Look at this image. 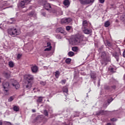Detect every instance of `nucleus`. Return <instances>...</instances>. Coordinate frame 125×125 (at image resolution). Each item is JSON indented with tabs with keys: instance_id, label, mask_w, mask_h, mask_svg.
<instances>
[{
	"instance_id": "nucleus-46",
	"label": "nucleus",
	"mask_w": 125,
	"mask_h": 125,
	"mask_svg": "<svg viewBox=\"0 0 125 125\" xmlns=\"http://www.w3.org/2000/svg\"><path fill=\"white\" fill-rule=\"evenodd\" d=\"M110 125V124H108V125Z\"/></svg>"
},
{
	"instance_id": "nucleus-4",
	"label": "nucleus",
	"mask_w": 125,
	"mask_h": 125,
	"mask_svg": "<svg viewBox=\"0 0 125 125\" xmlns=\"http://www.w3.org/2000/svg\"><path fill=\"white\" fill-rule=\"evenodd\" d=\"M30 69L33 74H37L39 71V67L36 65H31Z\"/></svg>"
},
{
	"instance_id": "nucleus-5",
	"label": "nucleus",
	"mask_w": 125,
	"mask_h": 125,
	"mask_svg": "<svg viewBox=\"0 0 125 125\" xmlns=\"http://www.w3.org/2000/svg\"><path fill=\"white\" fill-rule=\"evenodd\" d=\"M12 85L15 87L16 89H18L20 87L19 83L16 80H12Z\"/></svg>"
},
{
	"instance_id": "nucleus-21",
	"label": "nucleus",
	"mask_w": 125,
	"mask_h": 125,
	"mask_svg": "<svg viewBox=\"0 0 125 125\" xmlns=\"http://www.w3.org/2000/svg\"><path fill=\"white\" fill-rule=\"evenodd\" d=\"M42 116H38L36 118V119L35 120V122L37 123H41V118H42Z\"/></svg>"
},
{
	"instance_id": "nucleus-19",
	"label": "nucleus",
	"mask_w": 125,
	"mask_h": 125,
	"mask_svg": "<svg viewBox=\"0 0 125 125\" xmlns=\"http://www.w3.org/2000/svg\"><path fill=\"white\" fill-rule=\"evenodd\" d=\"M8 65L10 68H13V67H14L15 64H14V62H13L10 61V62H9Z\"/></svg>"
},
{
	"instance_id": "nucleus-2",
	"label": "nucleus",
	"mask_w": 125,
	"mask_h": 125,
	"mask_svg": "<svg viewBox=\"0 0 125 125\" xmlns=\"http://www.w3.org/2000/svg\"><path fill=\"white\" fill-rule=\"evenodd\" d=\"M8 33L12 37H16V36L20 35L21 32L20 30H17L16 28H11L8 30Z\"/></svg>"
},
{
	"instance_id": "nucleus-6",
	"label": "nucleus",
	"mask_w": 125,
	"mask_h": 125,
	"mask_svg": "<svg viewBox=\"0 0 125 125\" xmlns=\"http://www.w3.org/2000/svg\"><path fill=\"white\" fill-rule=\"evenodd\" d=\"M24 79L27 81V82H31L34 80V76L30 74H27L24 76Z\"/></svg>"
},
{
	"instance_id": "nucleus-45",
	"label": "nucleus",
	"mask_w": 125,
	"mask_h": 125,
	"mask_svg": "<svg viewBox=\"0 0 125 125\" xmlns=\"http://www.w3.org/2000/svg\"><path fill=\"white\" fill-rule=\"evenodd\" d=\"M0 83H1V78H0Z\"/></svg>"
},
{
	"instance_id": "nucleus-44",
	"label": "nucleus",
	"mask_w": 125,
	"mask_h": 125,
	"mask_svg": "<svg viewBox=\"0 0 125 125\" xmlns=\"http://www.w3.org/2000/svg\"><path fill=\"white\" fill-rule=\"evenodd\" d=\"M112 88H113L114 89L116 88V86H112Z\"/></svg>"
},
{
	"instance_id": "nucleus-43",
	"label": "nucleus",
	"mask_w": 125,
	"mask_h": 125,
	"mask_svg": "<svg viewBox=\"0 0 125 125\" xmlns=\"http://www.w3.org/2000/svg\"><path fill=\"white\" fill-rule=\"evenodd\" d=\"M32 112H33V113H35L36 110H35V109H32Z\"/></svg>"
},
{
	"instance_id": "nucleus-17",
	"label": "nucleus",
	"mask_w": 125,
	"mask_h": 125,
	"mask_svg": "<svg viewBox=\"0 0 125 125\" xmlns=\"http://www.w3.org/2000/svg\"><path fill=\"white\" fill-rule=\"evenodd\" d=\"M56 32L57 33H61L62 34H63V33H64V29L62 27H60L56 29Z\"/></svg>"
},
{
	"instance_id": "nucleus-33",
	"label": "nucleus",
	"mask_w": 125,
	"mask_h": 125,
	"mask_svg": "<svg viewBox=\"0 0 125 125\" xmlns=\"http://www.w3.org/2000/svg\"><path fill=\"white\" fill-rule=\"evenodd\" d=\"M44 115H45V116H48V112H47L46 110H44Z\"/></svg>"
},
{
	"instance_id": "nucleus-41",
	"label": "nucleus",
	"mask_w": 125,
	"mask_h": 125,
	"mask_svg": "<svg viewBox=\"0 0 125 125\" xmlns=\"http://www.w3.org/2000/svg\"><path fill=\"white\" fill-rule=\"evenodd\" d=\"M112 101H113V100L112 99V98H110V100H108L107 101V103L108 104H110V102H112Z\"/></svg>"
},
{
	"instance_id": "nucleus-42",
	"label": "nucleus",
	"mask_w": 125,
	"mask_h": 125,
	"mask_svg": "<svg viewBox=\"0 0 125 125\" xmlns=\"http://www.w3.org/2000/svg\"><path fill=\"white\" fill-rule=\"evenodd\" d=\"M122 18H123V19H124V20H125V14H124L122 16Z\"/></svg>"
},
{
	"instance_id": "nucleus-18",
	"label": "nucleus",
	"mask_w": 125,
	"mask_h": 125,
	"mask_svg": "<svg viewBox=\"0 0 125 125\" xmlns=\"http://www.w3.org/2000/svg\"><path fill=\"white\" fill-rule=\"evenodd\" d=\"M63 4L65 6H68L70 5V2L68 1V0H64L63 1Z\"/></svg>"
},
{
	"instance_id": "nucleus-7",
	"label": "nucleus",
	"mask_w": 125,
	"mask_h": 125,
	"mask_svg": "<svg viewBox=\"0 0 125 125\" xmlns=\"http://www.w3.org/2000/svg\"><path fill=\"white\" fill-rule=\"evenodd\" d=\"M42 5L43 6L44 8L46 9V10H49L50 8H51V6H50V4L46 1H43L42 2Z\"/></svg>"
},
{
	"instance_id": "nucleus-34",
	"label": "nucleus",
	"mask_w": 125,
	"mask_h": 125,
	"mask_svg": "<svg viewBox=\"0 0 125 125\" xmlns=\"http://www.w3.org/2000/svg\"><path fill=\"white\" fill-rule=\"evenodd\" d=\"M66 31H70V30H71V26H67L66 27Z\"/></svg>"
},
{
	"instance_id": "nucleus-15",
	"label": "nucleus",
	"mask_w": 125,
	"mask_h": 125,
	"mask_svg": "<svg viewBox=\"0 0 125 125\" xmlns=\"http://www.w3.org/2000/svg\"><path fill=\"white\" fill-rule=\"evenodd\" d=\"M32 82L31 81H28L27 84L25 85L26 88H27V89H30L31 87H32Z\"/></svg>"
},
{
	"instance_id": "nucleus-12",
	"label": "nucleus",
	"mask_w": 125,
	"mask_h": 125,
	"mask_svg": "<svg viewBox=\"0 0 125 125\" xmlns=\"http://www.w3.org/2000/svg\"><path fill=\"white\" fill-rule=\"evenodd\" d=\"M53 13H56V15H63V11L61 9L59 8L55 13V10L53 11Z\"/></svg>"
},
{
	"instance_id": "nucleus-16",
	"label": "nucleus",
	"mask_w": 125,
	"mask_h": 125,
	"mask_svg": "<svg viewBox=\"0 0 125 125\" xmlns=\"http://www.w3.org/2000/svg\"><path fill=\"white\" fill-rule=\"evenodd\" d=\"M11 125V123L10 122H7L6 121L2 122L1 120H0V125Z\"/></svg>"
},
{
	"instance_id": "nucleus-1",
	"label": "nucleus",
	"mask_w": 125,
	"mask_h": 125,
	"mask_svg": "<svg viewBox=\"0 0 125 125\" xmlns=\"http://www.w3.org/2000/svg\"><path fill=\"white\" fill-rule=\"evenodd\" d=\"M82 37L80 35L77 34L73 36L70 40V43L73 45L79 44L82 42Z\"/></svg>"
},
{
	"instance_id": "nucleus-22",
	"label": "nucleus",
	"mask_w": 125,
	"mask_h": 125,
	"mask_svg": "<svg viewBox=\"0 0 125 125\" xmlns=\"http://www.w3.org/2000/svg\"><path fill=\"white\" fill-rule=\"evenodd\" d=\"M109 26H110V21H107L104 23V27H105V28H108Z\"/></svg>"
},
{
	"instance_id": "nucleus-14",
	"label": "nucleus",
	"mask_w": 125,
	"mask_h": 125,
	"mask_svg": "<svg viewBox=\"0 0 125 125\" xmlns=\"http://www.w3.org/2000/svg\"><path fill=\"white\" fill-rule=\"evenodd\" d=\"M83 33H84V34H86L87 35H88L89 34H90L91 33V30L89 29L88 28H85L83 29H82Z\"/></svg>"
},
{
	"instance_id": "nucleus-36",
	"label": "nucleus",
	"mask_w": 125,
	"mask_h": 125,
	"mask_svg": "<svg viewBox=\"0 0 125 125\" xmlns=\"http://www.w3.org/2000/svg\"><path fill=\"white\" fill-rule=\"evenodd\" d=\"M91 79H95V78H96L95 75H94L93 74H91Z\"/></svg>"
},
{
	"instance_id": "nucleus-31",
	"label": "nucleus",
	"mask_w": 125,
	"mask_h": 125,
	"mask_svg": "<svg viewBox=\"0 0 125 125\" xmlns=\"http://www.w3.org/2000/svg\"><path fill=\"white\" fill-rule=\"evenodd\" d=\"M13 99H14V97H10V98L8 99V101L11 102V101H13Z\"/></svg>"
},
{
	"instance_id": "nucleus-32",
	"label": "nucleus",
	"mask_w": 125,
	"mask_h": 125,
	"mask_svg": "<svg viewBox=\"0 0 125 125\" xmlns=\"http://www.w3.org/2000/svg\"><path fill=\"white\" fill-rule=\"evenodd\" d=\"M21 57H22V54H18V55H17L18 59H20L21 58Z\"/></svg>"
},
{
	"instance_id": "nucleus-30",
	"label": "nucleus",
	"mask_w": 125,
	"mask_h": 125,
	"mask_svg": "<svg viewBox=\"0 0 125 125\" xmlns=\"http://www.w3.org/2000/svg\"><path fill=\"white\" fill-rule=\"evenodd\" d=\"M42 102V97H40L39 99L37 100V102H39V103H41V102Z\"/></svg>"
},
{
	"instance_id": "nucleus-27",
	"label": "nucleus",
	"mask_w": 125,
	"mask_h": 125,
	"mask_svg": "<svg viewBox=\"0 0 125 125\" xmlns=\"http://www.w3.org/2000/svg\"><path fill=\"white\" fill-rule=\"evenodd\" d=\"M60 75V72L59 71H56V72H55L56 78H58Z\"/></svg>"
},
{
	"instance_id": "nucleus-48",
	"label": "nucleus",
	"mask_w": 125,
	"mask_h": 125,
	"mask_svg": "<svg viewBox=\"0 0 125 125\" xmlns=\"http://www.w3.org/2000/svg\"><path fill=\"white\" fill-rule=\"evenodd\" d=\"M109 104L108 103V104L107 105H108Z\"/></svg>"
},
{
	"instance_id": "nucleus-29",
	"label": "nucleus",
	"mask_w": 125,
	"mask_h": 125,
	"mask_svg": "<svg viewBox=\"0 0 125 125\" xmlns=\"http://www.w3.org/2000/svg\"><path fill=\"white\" fill-rule=\"evenodd\" d=\"M5 77L7 79H9V78H10V73H5Z\"/></svg>"
},
{
	"instance_id": "nucleus-28",
	"label": "nucleus",
	"mask_w": 125,
	"mask_h": 125,
	"mask_svg": "<svg viewBox=\"0 0 125 125\" xmlns=\"http://www.w3.org/2000/svg\"><path fill=\"white\" fill-rule=\"evenodd\" d=\"M62 90L63 92L67 93V92H68V88H67V87H63Z\"/></svg>"
},
{
	"instance_id": "nucleus-39",
	"label": "nucleus",
	"mask_w": 125,
	"mask_h": 125,
	"mask_svg": "<svg viewBox=\"0 0 125 125\" xmlns=\"http://www.w3.org/2000/svg\"><path fill=\"white\" fill-rule=\"evenodd\" d=\"M111 122H116L117 121V119L116 118H112L111 119Z\"/></svg>"
},
{
	"instance_id": "nucleus-47",
	"label": "nucleus",
	"mask_w": 125,
	"mask_h": 125,
	"mask_svg": "<svg viewBox=\"0 0 125 125\" xmlns=\"http://www.w3.org/2000/svg\"><path fill=\"white\" fill-rule=\"evenodd\" d=\"M124 77H125V75Z\"/></svg>"
},
{
	"instance_id": "nucleus-10",
	"label": "nucleus",
	"mask_w": 125,
	"mask_h": 125,
	"mask_svg": "<svg viewBox=\"0 0 125 125\" xmlns=\"http://www.w3.org/2000/svg\"><path fill=\"white\" fill-rule=\"evenodd\" d=\"M89 26H90V23H88L86 21H84L83 22L82 29H86L88 28Z\"/></svg>"
},
{
	"instance_id": "nucleus-37",
	"label": "nucleus",
	"mask_w": 125,
	"mask_h": 125,
	"mask_svg": "<svg viewBox=\"0 0 125 125\" xmlns=\"http://www.w3.org/2000/svg\"><path fill=\"white\" fill-rule=\"evenodd\" d=\"M79 115L80 114L79 113V112H76L75 115H74V117H79Z\"/></svg>"
},
{
	"instance_id": "nucleus-13",
	"label": "nucleus",
	"mask_w": 125,
	"mask_h": 125,
	"mask_svg": "<svg viewBox=\"0 0 125 125\" xmlns=\"http://www.w3.org/2000/svg\"><path fill=\"white\" fill-rule=\"evenodd\" d=\"M50 42H48L47 43V48L44 49V51H49L51 50V45H50Z\"/></svg>"
},
{
	"instance_id": "nucleus-26",
	"label": "nucleus",
	"mask_w": 125,
	"mask_h": 125,
	"mask_svg": "<svg viewBox=\"0 0 125 125\" xmlns=\"http://www.w3.org/2000/svg\"><path fill=\"white\" fill-rule=\"evenodd\" d=\"M68 55L70 56V57H72L75 55V53L72 51H70L68 53Z\"/></svg>"
},
{
	"instance_id": "nucleus-38",
	"label": "nucleus",
	"mask_w": 125,
	"mask_h": 125,
	"mask_svg": "<svg viewBox=\"0 0 125 125\" xmlns=\"http://www.w3.org/2000/svg\"><path fill=\"white\" fill-rule=\"evenodd\" d=\"M62 84L63 83V84H65V83H66V80H62Z\"/></svg>"
},
{
	"instance_id": "nucleus-3",
	"label": "nucleus",
	"mask_w": 125,
	"mask_h": 125,
	"mask_svg": "<svg viewBox=\"0 0 125 125\" xmlns=\"http://www.w3.org/2000/svg\"><path fill=\"white\" fill-rule=\"evenodd\" d=\"M79 1L81 4L86 5L92 4L94 2V0H79Z\"/></svg>"
},
{
	"instance_id": "nucleus-9",
	"label": "nucleus",
	"mask_w": 125,
	"mask_h": 125,
	"mask_svg": "<svg viewBox=\"0 0 125 125\" xmlns=\"http://www.w3.org/2000/svg\"><path fill=\"white\" fill-rule=\"evenodd\" d=\"M3 87L4 91L7 92L8 91V87H9V83L8 82H3Z\"/></svg>"
},
{
	"instance_id": "nucleus-11",
	"label": "nucleus",
	"mask_w": 125,
	"mask_h": 125,
	"mask_svg": "<svg viewBox=\"0 0 125 125\" xmlns=\"http://www.w3.org/2000/svg\"><path fill=\"white\" fill-rule=\"evenodd\" d=\"M30 1H31L30 0H22L20 3V6H21V7H23V6H24V5H25V4L29 3V2H30Z\"/></svg>"
},
{
	"instance_id": "nucleus-24",
	"label": "nucleus",
	"mask_w": 125,
	"mask_h": 125,
	"mask_svg": "<svg viewBox=\"0 0 125 125\" xmlns=\"http://www.w3.org/2000/svg\"><path fill=\"white\" fill-rule=\"evenodd\" d=\"M106 57V53L105 52H103L101 54V58H103V59H105V58Z\"/></svg>"
},
{
	"instance_id": "nucleus-25",
	"label": "nucleus",
	"mask_w": 125,
	"mask_h": 125,
	"mask_svg": "<svg viewBox=\"0 0 125 125\" xmlns=\"http://www.w3.org/2000/svg\"><path fill=\"white\" fill-rule=\"evenodd\" d=\"M71 61H72V60L70 58H67L65 60L66 64H70V63H71Z\"/></svg>"
},
{
	"instance_id": "nucleus-20",
	"label": "nucleus",
	"mask_w": 125,
	"mask_h": 125,
	"mask_svg": "<svg viewBox=\"0 0 125 125\" xmlns=\"http://www.w3.org/2000/svg\"><path fill=\"white\" fill-rule=\"evenodd\" d=\"M19 109L20 108L19 106L14 105L13 106V110L15 112H19Z\"/></svg>"
},
{
	"instance_id": "nucleus-8",
	"label": "nucleus",
	"mask_w": 125,
	"mask_h": 125,
	"mask_svg": "<svg viewBox=\"0 0 125 125\" xmlns=\"http://www.w3.org/2000/svg\"><path fill=\"white\" fill-rule=\"evenodd\" d=\"M72 21V19L71 18L67 19H62L61 20V23L62 24H68Z\"/></svg>"
},
{
	"instance_id": "nucleus-40",
	"label": "nucleus",
	"mask_w": 125,
	"mask_h": 125,
	"mask_svg": "<svg viewBox=\"0 0 125 125\" xmlns=\"http://www.w3.org/2000/svg\"><path fill=\"white\" fill-rule=\"evenodd\" d=\"M100 2L101 3H104V1H105V0H99Z\"/></svg>"
},
{
	"instance_id": "nucleus-35",
	"label": "nucleus",
	"mask_w": 125,
	"mask_h": 125,
	"mask_svg": "<svg viewBox=\"0 0 125 125\" xmlns=\"http://www.w3.org/2000/svg\"><path fill=\"white\" fill-rule=\"evenodd\" d=\"M40 83L42 85H45V84H46V83L45 82H43L42 81H41Z\"/></svg>"
},
{
	"instance_id": "nucleus-23",
	"label": "nucleus",
	"mask_w": 125,
	"mask_h": 125,
	"mask_svg": "<svg viewBox=\"0 0 125 125\" xmlns=\"http://www.w3.org/2000/svg\"><path fill=\"white\" fill-rule=\"evenodd\" d=\"M73 51H74L75 52H78L79 51V48L78 47H73L72 48Z\"/></svg>"
}]
</instances>
